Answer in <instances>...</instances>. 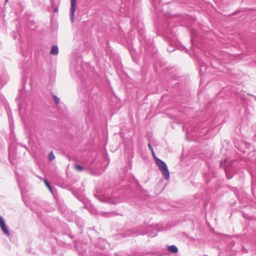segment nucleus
I'll return each mask as SVG.
<instances>
[{"instance_id": "1", "label": "nucleus", "mask_w": 256, "mask_h": 256, "mask_svg": "<svg viewBox=\"0 0 256 256\" xmlns=\"http://www.w3.org/2000/svg\"><path fill=\"white\" fill-rule=\"evenodd\" d=\"M155 160L159 170L161 171L164 178L166 180H168L170 173L166 163L158 158H155Z\"/></svg>"}, {"instance_id": "2", "label": "nucleus", "mask_w": 256, "mask_h": 256, "mask_svg": "<svg viewBox=\"0 0 256 256\" xmlns=\"http://www.w3.org/2000/svg\"><path fill=\"white\" fill-rule=\"evenodd\" d=\"M70 20L72 22L74 21V13L76 10V0H70Z\"/></svg>"}, {"instance_id": "3", "label": "nucleus", "mask_w": 256, "mask_h": 256, "mask_svg": "<svg viewBox=\"0 0 256 256\" xmlns=\"http://www.w3.org/2000/svg\"><path fill=\"white\" fill-rule=\"evenodd\" d=\"M0 226L3 231V232L8 236L10 234V233L6 227V226L5 224L4 220L2 219V217L0 216Z\"/></svg>"}, {"instance_id": "4", "label": "nucleus", "mask_w": 256, "mask_h": 256, "mask_svg": "<svg viewBox=\"0 0 256 256\" xmlns=\"http://www.w3.org/2000/svg\"><path fill=\"white\" fill-rule=\"evenodd\" d=\"M50 53L51 54H52V55L58 54V47L56 46H52Z\"/></svg>"}, {"instance_id": "5", "label": "nucleus", "mask_w": 256, "mask_h": 256, "mask_svg": "<svg viewBox=\"0 0 256 256\" xmlns=\"http://www.w3.org/2000/svg\"><path fill=\"white\" fill-rule=\"evenodd\" d=\"M168 250L172 254H176L178 252V248L174 245L170 246L168 248Z\"/></svg>"}, {"instance_id": "6", "label": "nucleus", "mask_w": 256, "mask_h": 256, "mask_svg": "<svg viewBox=\"0 0 256 256\" xmlns=\"http://www.w3.org/2000/svg\"><path fill=\"white\" fill-rule=\"evenodd\" d=\"M74 168L76 170L79 172H81L84 169V168L80 164L75 165Z\"/></svg>"}, {"instance_id": "7", "label": "nucleus", "mask_w": 256, "mask_h": 256, "mask_svg": "<svg viewBox=\"0 0 256 256\" xmlns=\"http://www.w3.org/2000/svg\"><path fill=\"white\" fill-rule=\"evenodd\" d=\"M55 158V156L52 152H50L48 155V160L50 161H52Z\"/></svg>"}, {"instance_id": "8", "label": "nucleus", "mask_w": 256, "mask_h": 256, "mask_svg": "<svg viewBox=\"0 0 256 256\" xmlns=\"http://www.w3.org/2000/svg\"><path fill=\"white\" fill-rule=\"evenodd\" d=\"M44 182L46 186H47V188L52 192V190L51 186H50L49 182H48V181L46 180H44Z\"/></svg>"}, {"instance_id": "9", "label": "nucleus", "mask_w": 256, "mask_h": 256, "mask_svg": "<svg viewBox=\"0 0 256 256\" xmlns=\"http://www.w3.org/2000/svg\"><path fill=\"white\" fill-rule=\"evenodd\" d=\"M53 98L54 100V102H55V103L56 104H58L59 103V102H60V100L59 98L55 95L53 96Z\"/></svg>"}, {"instance_id": "10", "label": "nucleus", "mask_w": 256, "mask_h": 256, "mask_svg": "<svg viewBox=\"0 0 256 256\" xmlns=\"http://www.w3.org/2000/svg\"><path fill=\"white\" fill-rule=\"evenodd\" d=\"M148 148H150V149L151 150V151H152L153 149H152V146L150 144H148Z\"/></svg>"}, {"instance_id": "11", "label": "nucleus", "mask_w": 256, "mask_h": 256, "mask_svg": "<svg viewBox=\"0 0 256 256\" xmlns=\"http://www.w3.org/2000/svg\"><path fill=\"white\" fill-rule=\"evenodd\" d=\"M152 156H154L155 154L154 153V150L152 151Z\"/></svg>"}, {"instance_id": "12", "label": "nucleus", "mask_w": 256, "mask_h": 256, "mask_svg": "<svg viewBox=\"0 0 256 256\" xmlns=\"http://www.w3.org/2000/svg\"><path fill=\"white\" fill-rule=\"evenodd\" d=\"M154 158L155 159V158H157L156 156V155H154V156H153Z\"/></svg>"}, {"instance_id": "13", "label": "nucleus", "mask_w": 256, "mask_h": 256, "mask_svg": "<svg viewBox=\"0 0 256 256\" xmlns=\"http://www.w3.org/2000/svg\"><path fill=\"white\" fill-rule=\"evenodd\" d=\"M6 0V2H7V1H8V0Z\"/></svg>"}]
</instances>
